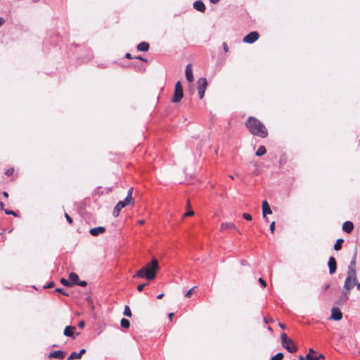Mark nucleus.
Instances as JSON below:
<instances>
[{
	"instance_id": "1",
	"label": "nucleus",
	"mask_w": 360,
	"mask_h": 360,
	"mask_svg": "<svg viewBox=\"0 0 360 360\" xmlns=\"http://www.w3.org/2000/svg\"><path fill=\"white\" fill-rule=\"evenodd\" d=\"M160 269L158 259L153 258L150 262L140 269L134 275V278H146L148 281L155 278L157 271Z\"/></svg>"
},
{
	"instance_id": "2",
	"label": "nucleus",
	"mask_w": 360,
	"mask_h": 360,
	"mask_svg": "<svg viewBox=\"0 0 360 360\" xmlns=\"http://www.w3.org/2000/svg\"><path fill=\"white\" fill-rule=\"evenodd\" d=\"M249 131L261 138H266L268 136V131L266 127L257 118L249 117L246 124Z\"/></svg>"
},
{
	"instance_id": "3",
	"label": "nucleus",
	"mask_w": 360,
	"mask_h": 360,
	"mask_svg": "<svg viewBox=\"0 0 360 360\" xmlns=\"http://www.w3.org/2000/svg\"><path fill=\"white\" fill-rule=\"evenodd\" d=\"M281 340L282 346L290 353H294L297 350V347L295 345L293 341L289 339L285 333L281 334Z\"/></svg>"
},
{
	"instance_id": "4",
	"label": "nucleus",
	"mask_w": 360,
	"mask_h": 360,
	"mask_svg": "<svg viewBox=\"0 0 360 360\" xmlns=\"http://www.w3.org/2000/svg\"><path fill=\"white\" fill-rule=\"evenodd\" d=\"M351 275L347 274L344 283V289L346 290L347 294L350 293V290L354 287L356 282V276L354 275L352 271H350Z\"/></svg>"
},
{
	"instance_id": "5",
	"label": "nucleus",
	"mask_w": 360,
	"mask_h": 360,
	"mask_svg": "<svg viewBox=\"0 0 360 360\" xmlns=\"http://www.w3.org/2000/svg\"><path fill=\"white\" fill-rule=\"evenodd\" d=\"M198 92L199 98L202 99L204 97L205 92L207 86V81L205 77H200L198 82Z\"/></svg>"
},
{
	"instance_id": "6",
	"label": "nucleus",
	"mask_w": 360,
	"mask_h": 360,
	"mask_svg": "<svg viewBox=\"0 0 360 360\" xmlns=\"http://www.w3.org/2000/svg\"><path fill=\"white\" fill-rule=\"evenodd\" d=\"M315 353L316 351L314 349L310 348L308 354L305 356L300 355L298 359L299 360H323L325 359V356L321 354H319V356H312V354Z\"/></svg>"
},
{
	"instance_id": "7",
	"label": "nucleus",
	"mask_w": 360,
	"mask_h": 360,
	"mask_svg": "<svg viewBox=\"0 0 360 360\" xmlns=\"http://www.w3.org/2000/svg\"><path fill=\"white\" fill-rule=\"evenodd\" d=\"M183 89L180 82H177L175 85L174 94L172 98V102L178 103L183 98Z\"/></svg>"
},
{
	"instance_id": "8",
	"label": "nucleus",
	"mask_w": 360,
	"mask_h": 360,
	"mask_svg": "<svg viewBox=\"0 0 360 360\" xmlns=\"http://www.w3.org/2000/svg\"><path fill=\"white\" fill-rule=\"evenodd\" d=\"M259 37L257 32H251L243 38V41L247 44H252L259 39Z\"/></svg>"
},
{
	"instance_id": "9",
	"label": "nucleus",
	"mask_w": 360,
	"mask_h": 360,
	"mask_svg": "<svg viewBox=\"0 0 360 360\" xmlns=\"http://www.w3.org/2000/svg\"><path fill=\"white\" fill-rule=\"evenodd\" d=\"M331 319L334 321H340L342 319V313L338 307H333L331 309Z\"/></svg>"
},
{
	"instance_id": "10",
	"label": "nucleus",
	"mask_w": 360,
	"mask_h": 360,
	"mask_svg": "<svg viewBox=\"0 0 360 360\" xmlns=\"http://www.w3.org/2000/svg\"><path fill=\"white\" fill-rule=\"evenodd\" d=\"M76 330V327L72 326H68L65 328L63 334L67 337L72 338V339H75L76 336L75 335V330Z\"/></svg>"
},
{
	"instance_id": "11",
	"label": "nucleus",
	"mask_w": 360,
	"mask_h": 360,
	"mask_svg": "<svg viewBox=\"0 0 360 360\" xmlns=\"http://www.w3.org/2000/svg\"><path fill=\"white\" fill-rule=\"evenodd\" d=\"M328 266L329 268L330 274H333L337 269V263H336V260H335V257H333L332 256L330 257L328 262Z\"/></svg>"
},
{
	"instance_id": "12",
	"label": "nucleus",
	"mask_w": 360,
	"mask_h": 360,
	"mask_svg": "<svg viewBox=\"0 0 360 360\" xmlns=\"http://www.w3.org/2000/svg\"><path fill=\"white\" fill-rule=\"evenodd\" d=\"M262 207L263 217L264 219H266V215L271 214L272 213V211H271V207L266 200L262 201Z\"/></svg>"
},
{
	"instance_id": "13",
	"label": "nucleus",
	"mask_w": 360,
	"mask_h": 360,
	"mask_svg": "<svg viewBox=\"0 0 360 360\" xmlns=\"http://www.w3.org/2000/svg\"><path fill=\"white\" fill-rule=\"evenodd\" d=\"M185 75L188 82H191L193 80V75L191 64H188L186 67Z\"/></svg>"
},
{
	"instance_id": "14",
	"label": "nucleus",
	"mask_w": 360,
	"mask_h": 360,
	"mask_svg": "<svg viewBox=\"0 0 360 360\" xmlns=\"http://www.w3.org/2000/svg\"><path fill=\"white\" fill-rule=\"evenodd\" d=\"M105 231V226H96L89 230V233L94 236H96L101 233H104Z\"/></svg>"
},
{
	"instance_id": "15",
	"label": "nucleus",
	"mask_w": 360,
	"mask_h": 360,
	"mask_svg": "<svg viewBox=\"0 0 360 360\" xmlns=\"http://www.w3.org/2000/svg\"><path fill=\"white\" fill-rule=\"evenodd\" d=\"M49 358H54L58 359H63L65 357V354L61 350H56L49 353Z\"/></svg>"
},
{
	"instance_id": "16",
	"label": "nucleus",
	"mask_w": 360,
	"mask_h": 360,
	"mask_svg": "<svg viewBox=\"0 0 360 360\" xmlns=\"http://www.w3.org/2000/svg\"><path fill=\"white\" fill-rule=\"evenodd\" d=\"M356 258V253L355 252L353 255L352 261L350 262V264L348 266L347 274L351 275L350 271H352L354 273V275L356 276V271H355Z\"/></svg>"
},
{
	"instance_id": "17",
	"label": "nucleus",
	"mask_w": 360,
	"mask_h": 360,
	"mask_svg": "<svg viewBox=\"0 0 360 360\" xmlns=\"http://www.w3.org/2000/svg\"><path fill=\"white\" fill-rule=\"evenodd\" d=\"M193 8L196 11H200V12H204L206 9L204 3L200 0L195 1L193 3Z\"/></svg>"
},
{
	"instance_id": "18",
	"label": "nucleus",
	"mask_w": 360,
	"mask_h": 360,
	"mask_svg": "<svg viewBox=\"0 0 360 360\" xmlns=\"http://www.w3.org/2000/svg\"><path fill=\"white\" fill-rule=\"evenodd\" d=\"M124 207V204L122 202H117V204L115 205L114 210H113V215L115 217H117L120 214V210Z\"/></svg>"
},
{
	"instance_id": "19",
	"label": "nucleus",
	"mask_w": 360,
	"mask_h": 360,
	"mask_svg": "<svg viewBox=\"0 0 360 360\" xmlns=\"http://www.w3.org/2000/svg\"><path fill=\"white\" fill-rule=\"evenodd\" d=\"M69 279L71 285H76L79 281V276L76 273L72 272L69 275Z\"/></svg>"
},
{
	"instance_id": "20",
	"label": "nucleus",
	"mask_w": 360,
	"mask_h": 360,
	"mask_svg": "<svg viewBox=\"0 0 360 360\" xmlns=\"http://www.w3.org/2000/svg\"><path fill=\"white\" fill-rule=\"evenodd\" d=\"M149 49V44L145 41L141 42L137 46V49L140 51H147Z\"/></svg>"
},
{
	"instance_id": "21",
	"label": "nucleus",
	"mask_w": 360,
	"mask_h": 360,
	"mask_svg": "<svg viewBox=\"0 0 360 360\" xmlns=\"http://www.w3.org/2000/svg\"><path fill=\"white\" fill-rule=\"evenodd\" d=\"M344 243V240L342 238H339L336 240V243L334 245V250L336 251L340 250L342 248V243Z\"/></svg>"
},
{
	"instance_id": "22",
	"label": "nucleus",
	"mask_w": 360,
	"mask_h": 360,
	"mask_svg": "<svg viewBox=\"0 0 360 360\" xmlns=\"http://www.w3.org/2000/svg\"><path fill=\"white\" fill-rule=\"evenodd\" d=\"M266 150L265 147L263 146H260L258 148L257 150L256 151V155L262 156V155H264L266 153Z\"/></svg>"
},
{
	"instance_id": "23",
	"label": "nucleus",
	"mask_w": 360,
	"mask_h": 360,
	"mask_svg": "<svg viewBox=\"0 0 360 360\" xmlns=\"http://www.w3.org/2000/svg\"><path fill=\"white\" fill-rule=\"evenodd\" d=\"M120 324H121L122 327L124 328H128L130 326L129 321L124 318L121 319Z\"/></svg>"
},
{
	"instance_id": "24",
	"label": "nucleus",
	"mask_w": 360,
	"mask_h": 360,
	"mask_svg": "<svg viewBox=\"0 0 360 360\" xmlns=\"http://www.w3.org/2000/svg\"><path fill=\"white\" fill-rule=\"evenodd\" d=\"M81 357L78 354L77 352H73L70 354V355L68 357L67 360H74V359H79Z\"/></svg>"
},
{
	"instance_id": "25",
	"label": "nucleus",
	"mask_w": 360,
	"mask_h": 360,
	"mask_svg": "<svg viewBox=\"0 0 360 360\" xmlns=\"http://www.w3.org/2000/svg\"><path fill=\"white\" fill-rule=\"evenodd\" d=\"M134 202V199L133 198H129L128 196H127L124 200H122V201H119V202H122L123 204H124V207L127 205H129L131 204V202Z\"/></svg>"
},
{
	"instance_id": "26",
	"label": "nucleus",
	"mask_w": 360,
	"mask_h": 360,
	"mask_svg": "<svg viewBox=\"0 0 360 360\" xmlns=\"http://www.w3.org/2000/svg\"><path fill=\"white\" fill-rule=\"evenodd\" d=\"M283 358V354L282 352H278L276 355L273 356L271 360H282Z\"/></svg>"
},
{
	"instance_id": "27",
	"label": "nucleus",
	"mask_w": 360,
	"mask_h": 360,
	"mask_svg": "<svg viewBox=\"0 0 360 360\" xmlns=\"http://www.w3.org/2000/svg\"><path fill=\"white\" fill-rule=\"evenodd\" d=\"M123 314L126 316H128V317L131 316V311L130 308L128 306H125Z\"/></svg>"
},
{
	"instance_id": "28",
	"label": "nucleus",
	"mask_w": 360,
	"mask_h": 360,
	"mask_svg": "<svg viewBox=\"0 0 360 360\" xmlns=\"http://www.w3.org/2000/svg\"><path fill=\"white\" fill-rule=\"evenodd\" d=\"M349 294H347V292H344V295L340 297V301L341 302H346L349 299Z\"/></svg>"
},
{
	"instance_id": "29",
	"label": "nucleus",
	"mask_w": 360,
	"mask_h": 360,
	"mask_svg": "<svg viewBox=\"0 0 360 360\" xmlns=\"http://www.w3.org/2000/svg\"><path fill=\"white\" fill-rule=\"evenodd\" d=\"M60 283L65 286H71V283L65 278H61Z\"/></svg>"
},
{
	"instance_id": "30",
	"label": "nucleus",
	"mask_w": 360,
	"mask_h": 360,
	"mask_svg": "<svg viewBox=\"0 0 360 360\" xmlns=\"http://www.w3.org/2000/svg\"><path fill=\"white\" fill-rule=\"evenodd\" d=\"M354 226H342V230L347 233H350L353 231Z\"/></svg>"
},
{
	"instance_id": "31",
	"label": "nucleus",
	"mask_w": 360,
	"mask_h": 360,
	"mask_svg": "<svg viewBox=\"0 0 360 360\" xmlns=\"http://www.w3.org/2000/svg\"><path fill=\"white\" fill-rule=\"evenodd\" d=\"M54 292H60L62 293L64 295L68 296V294L64 291L63 288H57L54 290Z\"/></svg>"
},
{
	"instance_id": "32",
	"label": "nucleus",
	"mask_w": 360,
	"mask_h": 360,
	"mask_svg": "<svg viewBox=\"0 0 360 360\" xmlns=\"http://www.w3.org/2000/svg\"><path fill=\"white\" fill-rule=\"evenodd\" d=\"M13 172H14V169L13 167H11L6 171L5 174L6 176H11L13 174Z\"/></svg>"
},
{
	"instance_id": "33",
	"label": "nucleus",
	"mask_w": 360,
	"mask_h": 360,
	"mask_svg": "<svg viewBox=\"0 0 360 360\" xmlns=\"http://www.w3.org/2000/svg\"><path fill=\"white\" fill-rule=\"evenodd\" d=\"M243 217L245 219L248 220V221H250V220H252V216H251L250 214H248V213H244V214H243Z\"/></svg>"
},
{
	"instance_id": "34",
	"label": "nucleus",
	"mask_w": 360,
	"mask_h": 360,
	"mask_svg": "<svg viewBox=\"0 0 360 360\" xmlns=\"http://www.w3.org/2000/svg\"><path fill=\"white\" fill-rule=\"evenodd\" d=\"M76 285H78L79 286H81V287H85L87 285V283L85 281H78V282Z\"/></svg>"
},
{
	"instance_id": "35",
	"label": "nucleus",
	"mask_w": 360,
	"mask_h": 360,
	"mask_svg": "<svg viewBox=\"0 0 360 360\" xmlns=\"http://www.w3.org/2000/svg\"><path fill=\"white\" fill-rule=\"evenodd\" d=\"M55 285V283L53 281H50L46 285L44 286V288H53Z\"/></svg>"
},
{
	"instance_id": "36",
	"label": "nucleus",
	"mask_w": 360,
	"mask_h": 360,
	"mask_svg": "<svg viewBox=\"0 0 360 360\" xmlns=\"http://www.w3.org/2000/svg\"><path fill=\"white\" fill-rule=\"evenodd\" d=\"M194 214V212L192 211V210H189L187 212H186L183 216L182 217H189V216H192Z\"/></svg>"
},
{
	"instance_id": "37",
	"label": "nucleus",
	"mask_w": 360,
	"mask_h": 360,
	"mask_svg": "<svg viewBox=\"0 0 360 360\" xmlns=\"http://www.w3.org/2000/svg\"><path fill=\"white\" fill-rule=\"evenodd\" d=\"M147 285H148V283L141 284V285H138V287H137V290H138L139 292H141V291H142V290H143V288H144L145 286H146Z\"/></svg>"
},
{
	"instance_id": "38",
	"label": "nucleus",
	"mask_w": 360,
	"mask_h": 360,
	"mask_svg": "<svg viewBox=\"0 0 360 360\" xmlns=\"http://www.w3.org/2000/svg\"><path fill=\"white\" fill-rule=\"evenodd\" d=\"M258 281L263 287L266 285L265 281L262 278H259Z\"/></svg>"
},
{
	"instance_id": "39",
	"label": "nucleus",
	"mask_w": 360,
	"mask_h": 360,
	"mask_svg": "<svg viewBox=\"0 0 360 360\" xmlns=\"http://www.w3.org/2000/svg\"><path fill=\"white\" fill-rule=\"evenodd\" d=\"M65 217L67 219V221L69 223V224H72V218L68 214H65Z\"/></svg>"
},
{
	"instance_id": "40",
	"label": "nucleus",
	"mask_w": 360,
	"mask_h": 360,
	"mask_svg": "<svg viewBox=\"0 0 360 360\" xmlns=\"http://www.w3.org/2000/svg\"><path fill=\"white\" fill-rule=\"evenodd\" d=\"M84 326H85V322H84V321H83V320L80 321L79 322V323H78V327H79V328H83L84 327Z\"/></svg>"
},
{
	"instance_id": "41",
	"label": "nucleus",
	"mask_w": 360,
	"mask_h": 360,
	"mask_svg": "<svg viewBox=\"0 0 360 360\" xmlns=\"http://www.w3.org/2000/svg\"><path fill=\"white\" fill-rule=\"evenodd\" d=\"M194 289V288L190 289L186 294H185V297H189L192 293V291Z\"/></svg>"
},
{
	"instance_id": "42",
	"label": "nucleus",
	"mask_w": 360,
	"mask_h": 360,
	"mask_svg": "<svg viewBox=\"0 0 360 360\" xmlns=\"http://www.w3.org/2000/svg\"><path fill=\"white\" fill-rule=\"evenodd\" d=\"M5 213L6 214H13L14 216H16V214L15 213V212L12 211V210H5Z\"/></svg>"
},
{
	"instance_id": "43",
	"label": "nucleus",
	"mask_w": 360,
	"mask_h": 360,
	"mask_svg": "<svg viewBox=\"0 0 360 360\" xmlns=\"http://www.w3.org/2000/svg\"><path fill=\"white\" fill-rule=\"evenodd\" d=\"M132 191H133V189H132V188H131L128 191V193H127V196H128V197H129V198H132Z\"/></svg>"
},
{
	"instance_id": "44",
	"label": "nucleus",
	"mask_w": 360,
	"mask_h": 360,
	"mask_svg": "<svg viewBox=\"0 0 360 360\" xmlns=\"http://www.w3.org/2000/svg\"><path fill=\"white\" fill-rule=\"evenodd\" d=\"M223 49L224 50L225 52H228L229 51V47H228V45L226 44V43H223Z\"/></svg>"
},
{
	"instance_id": "45",
	"label": "nucleus",
	"mask_w": 360,
	"mask_h": 360,
	"mask_svg": "<svg viewBox=\"0 0 360 360\" xmlns=\"http://www.w3.org/2000/svg\"><path fill=\"white\" fill-rule=\"evenodd\" d=\"M86 353V349H82L80 350V352L78 353V354L80 356V357H82V356L83 354H84Z\"/></svg>"
},
{
	"instance_id": "46",
	"label": "nucleus",
	"mask_w": 360,
	"mask_h": 360,
	"mask_svg": "<svg viewBox=\"0 0 360 360\" xmlns=\"http://www.w3.org/2000/svg\"><path fill=\"white\" fill-rule=\"evenodd\" d=\"M342 225H347V226H349V225H353V223L350 221H345Z\"/></svg>"
},
{
	"instance_id": "47",
	"label": "nucleus",
	"mask_w": 360,
	"mask_h": 360,
	"mask_svg": "<svg viewBox=\"0 0 360 360\" xmlns=\"http://www.w3.org/2000/svg\"><path fill=\"white\" fill-rule=\"evenodd\" d=\"M5 22V20L0 17V27L2 26Z\"/></svg>"
},
{
	"instance_id": "48",
	"label": "nucleus",
	"mask_w": 360,
	"mask_h": 360,
	"mask_svg": "<svg viewBox=\"0 0 360 360\" xmlns=\"http://www.w3.org/2000/svg\"><path fill=\"white\" fill-rule=\"evenodd\" d=\"M125 58H128V59H131V58H132L131 55V53H126V55H125Z\"/></svg>"
},
{
	"instance_id": "49",
	"label": "nucleus",
	"mask_w": 360,
	"mask_h": 360,
	"mask_svg": "<svg viewBox=\"0 0 360 360\" xmlns=\"http://www.w3.org/2000/svg\"><path fill=\"white\" fill-rule=\"evenodd\" d=\"M275 227L276 226H269V230L271 231V233H274V230H275Z\"/></svg>"
},
{
	"instance_id": "50",
	"label": "nucleus",
	"mask_w": 360,
	"mask_h": 360,
	"mask_svg": "<svg viewBox=\"0 0 360 360\" xmlns=\"http://www.w3.org/2000/svg\"><path fill=\"white\" fill-rule=\"evenodd\" d=\"M136 59H139V60H143V61H145L146 62L147 60L146 59H144L143 58H142L141 56H137L136 57Z\"/></svg>"
},
{
	"instance_id": "51",
	"label": "nucleus",
	"mask_w": 360,
	"mask_h": 360,
	"mask_svg": "<svg viewBox=\"0 0 360 360\" xmlns=\"http://www.w3.org/2000/svg\"><path fill=\"white\" fill-rule=\"evenodd\" d=\"M174 313H169L168 314V316H169V320H172V317L174 316Z\"/></svg>"
},
{
	"instance_id": "52",
	"label": "nucleus",
	"mask_w": 360,
	"mask_h": 360,
	"mask_svg": "<svg viewBox=\"0 0 360 360\" xmlns=\"http://www.w3.org/2000/svg\"><path fill=\"white\" fill-rule=\"evenodd\" d=\"M2 194H3V195H4L5 198H8V192H6V191H4V192L2 193Z\"/></svg>"
},
{
	"instance_id": "53",
	"label": "nucleus",
	"mask_w": 360,
	"mask_h": 360,
	"mask_svg": "<svg viewBox=\"0 0 360 360\" xmlns=\"http://www.w3.org/2000/svg\"><path fill=\"white\" fill-rule=\"evenodd\" d=\"M329 288H330V284H326V285H325V286H324V290H328V289H329Z\"/></svg>"
},
{
	"instance_id": "54",
	"label": "nucleus",
	"mask_w": 360,
	"mask_h": 360,
	"mask_svg": "<svg viewBox=\"0 0 360 360\" xmlns=\"http://www.w3.org/2000/svg\"><path fill=\"white\" fill-rule=\"evenodd\" d=\"M279 326L282 328V329H285V326L281 323H279Z\"/></svg>"
},
{
	"instance_id": "55",
	"label": "nucleus",
	"mask_w": 360,
	"mask_h": 360,
	"mask_svg": "<svg viewBox=\"0 0 360 360\" xmlns=\"http://www.w3.org/2000/svg\"><path fill=\"white\" fill-rule=\"evenodd\" d=\"M210 1L212 4H217L219 1V0H210Z\"/></svg>"
},
{
	"instance_id": "56",
	"label": "nucleus",
	"mask_w": 360,
	"mask_h": 360,
	"mask_svg": "<svg viewBox=\"0 0 360 360\" xmlns=\"http://www.w3.org/2000/svg\"><path fill=\"white\" fill-rule=\"evenodd\" d=\"M164 296V294H160L159 295L157 296V298L158 299H162Z\"/></svg>"
},
{
	"instance_id": "57",
	"label": "nucleus",
	"mask_w": 360,
	"mask_h": 360,
	"mask_svg": "<svg viewBox=\"0 0 360 360\" xmlns=\"http://www.w3.org/2000/svg\"><path fill=\"white\" fill-rule=\"evenodd\" d=\"M0 206H1V209L4 208V203L2 202H0Z\"/></svg>"
},
{
	"instance_id": "58",
	"label": "nucleus",
	"mask_w": 360,
	"mask_h": 360,
	"mask_svg": "<svg viewBox=\"0 0 360 360\" xmlns=\"http://www.w3.org/2000/svg\"><path fill=\"white\" fill-rule=\"evenodd\" d=\"M357 289L360 290V283L356 285Z\"/></svg>"
},
{
	"instance_id": "59",
	"label": "nucleus",
	"mask_w": 360,
	"mask_h": 360,
	"mask_svg": "<svg viewBox=\"0 0 360 360\" xmlns=\"http://www.w3.org/2000/svg\"><path fill=\"white\" fill-rule=\"evenodd\" d=\"M139 223L140 224H143L144 223V221H143V220H140V221H139Z\"/></svg>"
},
{
	"instance_id": "60",
	"label": "nucleus",
	"mask_w": 360,
	"mask_h": 360,
	"mask_svg": "<svg viewBox=\"0 0 360 360\" xmlns=\"http://www.w3.org/2000/svg\"><path fill=\"white\" fill-rule=\"evenodd\" d=\"M241 263H242V264H243V265H245V263H246V261H245V260H242V261H241Z\"/></svg>"
},
{
	"instance_id": "61",
	"label": "nucleus",
	"mask_w": 360,
	"mask_h": 360,
	"mask_svg": "<svg viewBox=\"0 0 360 360\" xmlns=\"http://www.w3.org/2000/svg\"><path fill=\"white\" fill-rule=\"evenodd\" d=\"M270 225L274 226V225H275V221H271V222L270 223Z\"/></svg>"
},
{
	"instance_id": "62",
	"label": "nucleus",
	"mask_w": 360,
	"mask_h": 360,
	"mask_svg": "<svg viewBox=\"0 0 360 360\" xmlns=\"http://www.w3.org/2000/svg\"><path fill=\"white\" fill-rule=\"evenodd\" d=\"M87 300H88V302H91V303L92 304V302H91V298H89H89L87 299Z\"/></svg>"
},
{
	"instance_id": "63",
	"label": "nucleus",
	"mask_w": 360,
	"mask_h": 360,
	"mask_svg": "<svg viewBox=\"0 0 360 360\" xmlns=\"http://www.w3.org/2000/svg\"><path fill=\"white\" fill-rule=\"evenodd\" d=\"M229 177H230L231 179H234V177H233L232 175H229Z\"/></svg>"
},
{
	"instance_id": "64",
	"label": "nucleus",
	"mask_w": 360,
	"mask_h": 360,
	"mask_svg": "<svg viewBox=\"0 0 360 360\" xmlns=\"http://www.w3.org/2000/svg\"><path fill=\"white\" fill-rule=\"evenodd\" d=\"M312 356H319V354H317L316 352L315 354H312Z\"/></svg>"
}]
</instances>
